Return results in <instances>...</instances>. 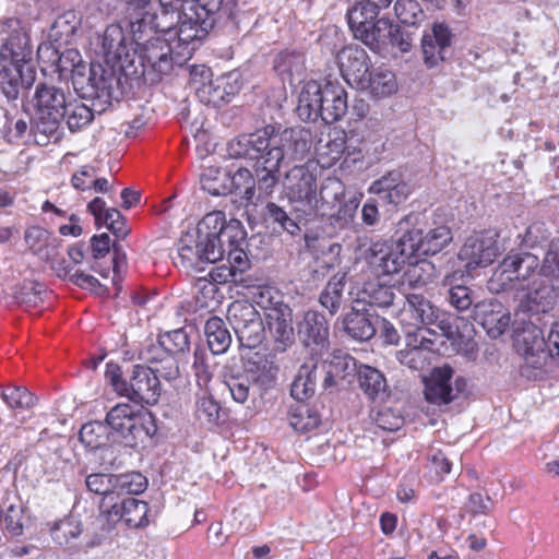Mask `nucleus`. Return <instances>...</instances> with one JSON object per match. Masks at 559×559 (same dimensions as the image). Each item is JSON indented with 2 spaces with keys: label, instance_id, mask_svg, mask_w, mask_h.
<instances>
[{
  "label": "nucleus",
  "instance_id": "1",
  "mask_svg": "<svg viewBox=\"0 0 559 559\" xmlns=\"http://www.w3.org/2000/svg\"><path fill=\"white\" fill-rule=\"evenodd\" d=\"M309 132L301 129H285L277 132L266 126L251 134L231 140L227 146L230 158L254 162L258 189L270 195L278 182L281 164L286 159H301L310 150Z\"/></svg>",
  "mask_w": 559,
  "mask_h": 559
},
{
  "label": "nucleus",
  "instance_id": "2",
  "mask_svg": "<svg viewBox=\"0 0 559 559\" xmlns=\"http://www.w3.org/2000/svg\"><path fill=\"white\" fill-rule=\"evenodd\" d=\"M0 88L9 100L16 99L20 87H29L35 80L31 63L33 49L27 31L20 20L9 19L0 24Z\"/></svg>",
  "mask_w": 559,
  "mask_h": 559
},
{
  "label": "nucleus",
  "instance_id": "3",
  "mask_svg": "<svg viewBox=\"0 0 559 559\" xmlns=\"http://www.w3.org/2000/svg\"><path fill=\"white\" fill-rule=\"evenodd\" d=\"M285 192L296 211L310 214L319 206V202L331 204L343 194L338 181H330L322 188L320 194L317 191V179L305 166H295L286 175Z\"/></svg>",
  "mask_w": 559,
  "mask_h": 559
},
{
  "label": "nucleus",
  "instance_id": "4",
  "mask_svg": "<svg viewBox=\"0 0 559 559\" xmlns=\"http://www.w3.org/2000/svg\"><path fill=\"white\" fill-rule=\"evenodd\" d=\"M221 0H195L189 1L187 11L175 20L178 28H170L171 35H168L175 47L177 48V57L183 59L190 58L194 51L197 44L206 35L211 22L209 16L219 7Z\"/></svg>",
  "mask_w": 559,
  "mask_h": 559
},
{
  "label": "nucleus",
  "instance_id": "5",
  "mask_svg": "<svg viewBox=\"0 0 559 559\" xmlns=\"http://www.w3.org/2000/svg\"><path fill=\"white\" fill-rule=\"evenodd\" d=\"M539 259L531 252L508 253L492 272L487 288L492 294L508 290L524 292L537 280Z\"/></svg>",
  "mask_w": 559,
  "mask_h": 559
},
{
  "label": "nucleus",
  "instance_id": "6",
  "mask_svg": "<svg viewBox=\"0 0 559 559\" xmlns=\"http://www.w3.org/2000/svg\"><path fill=\"white\" fill-rule=\"evenodd\" d=\"M135 31L132 28L135 43L140 46V59L143 67V74L153 72L159 80L162 75L167 74L173 69L174 55L177 56V48L169 38L168 31L151 29L142 26L139 31L136 24Z\"/></svg>",
  "mask_w": 559,
  "mask_h": 559
},
{
  "label": "nucleus",
  "instance_id": "7",
  "mask_svg": "<svg viewBox=\"0 0 559 559\" xmlns=\"http://www.w3.org/2000/svg\"><path fill=\"white\" fill-rule=\"evenodd\" d=\"M34 106V120L37 130L45 134L58 138V128L64 119L67 98L62 88L39 84L32 98Z\"/></svg>",
  "mask_w": 559,
  "mask_h": 559
},
{
  "label": "nucleus",
  "instance_id": "8",
  "mask_svg": "<svg viewBox=\"0 0 559 559\" xmlns=\"http://www.w3.org/2000/svg\"><path fill=\"white\" fill-rule=\"evenodd\" d=\"M150 415L141 407L121 403L114 406L106 415V424L111 431V442H123L134 447L138 439L150 435L145 423Z\"/></svg>",
  "mask_w": 559,
  "mask_h": 559
},
{
  "label": "nucleus",
  "instance_id": "9",
  "mask_svg": "<svg viewBox=\"0 0 559 559\" xmlns=\"http://www.w3.org/2000/svg\"><path fill=\"white\" fill-rule=\"evenodd\" d=\"M513 340L524 360L523 371H540L548 359L544 349L546 341L543 331L535 323L518 318L513 323Z\"/></svg>",
  "mask_w": 559,
  "mask_h": 559
},
{
  "label": "nucleus",
  "instance_id": "10",
  "mask_svg": "<svg viewBox=\"0 0 559 559\" xmlns=\"http://www.w3.org/2000/svg\"><path fill=\"white\" fill-rule=\"evenodd\" d=\"M408 245L405 234L391 245L385 241H374L365 251L364 258L379 274H396L407 261L415 258Z\"/></svg>",
  "mask_w": 559,
  "mask_h": 559
},
{
  "label": "nucleus",
  "instance_id": "11",
  "mask_svg": "<svg viewBox=\"0 0 559 559\" xmlns=\"http://www.w3.org/2000/svg\"><path fill=\"white\" fill-rule=\"evenodd\" d=\"M227 320L242 347L254 348L262 342V318L252 304L246 300L231 302L227 310Z\"/></svg>",
  "mask_w": 559,
  "mask_h": 559
},
{
  "label": "nucleus",
  "instance_id": "12",
  "mask_svg": "<svg viewBox=\"0 0 559 559\" xmlns=\"http://www.w3.org/2000/svg\"><path fill=\"white\" fill-rule=\"evenodd\" d=\"M497 237V233L484 230L466 238L459 251V259L467 270L486 267L496 260L500 254Z\"/></svg>",
  "mask_w": 559,
  "mask_h": 559
},
{
  "label": "nucleus",
  "instance_id": "13",
  "mask_svg": "<svg viewBox=\"0 0 559 559\" xmlns=\"http://www.w3.org/2000/svg\"><path fill=\"white\" fill-rule=\"evenodd\" d=\"M404 234L415 257L418 254L435 255L449 246L453 239L451 229L447 225L430 227L426 231L420 227L413 226Z\"/></svg>",
  "mask_w": 559,
  "mask_h": 559
},
{
  "label": "nucleus",
  "instance_id": "14",
  "mask_svg": "<svg viewBox=\"0 0 559 559\" xmlns=\"http://www.w3.org/2000/svg\"><path fill=\"white\" fill-rule=\"evenodd\" d=\"M222 259L218 247L207 246L192 230L186 233L179 240L176 263L183 267H199L201 262L215 263Z\"/></svg>",
  "mask_w": 559,
  "mask_h": 559
},
{
  "label": "nucleus",
  "instance_id": "15",
  "mask_svg": "<svg viewBox=\"0 0 559 559\" xmlns=\"http://www.w3.org/2000/svg\"><path fill=\"white\" fill-rule=\"evenodd\" d=\"M298 334L305 345L316 356L328 354L329 324L325 317L317 311H307L298 323Z\"/></svg>",
  "mask_w": 559,
  "mask_h": 559
},
{
  "label": "nucleus",
  "instance_id": "16",
  "mask_svg": "<svg viewBox=\"0 0 559 559\" xmlns=\"http://www.w3.org/2000/svg\"><path fill=\"white\" fill-rule=\"evenodd\" d=\"M474 317L491 338L500 337L511 324V313L496 298L475 304Z\"/></svg>",
  "mask_w": 559,
  "mask_h": 559
},
{
  "label": "nucleus",
  "instance_id": "17",
  "mask_svg": "<svg viewBox=\"0 0 559 559\" xmlns=\"http://www.w3.org/2000/svg\"><path fill=\"white\" fill-rule=\"evenodd\" d=\"M159 393L160 385L153 367L134 366L124 396L136 402L154 404Z\"/></svg>",
  "mask_w": 559,
  "mask_h": 559
},
{
  "label": "nucleus",
  "instance_id": "18",
  "mask_svg": "<svg viewBox=\"0 0 559 559\" xmlns=\"http://www.w3.org/2000/svg\"><path fill=\"white\" fill-rule=\"evenodd\" d=\"M452 43V32L450 27L440 22L432 24L421 38V49L425 63L432 68L445 59L447 51Z\"/></svg>",
  "mask_w": 559,
  "mask_h": 559
},
{
  "label": "nucleus",
  "instance_id": "19",
  "mask_svg": "<svg viewBox=\"0 0 559 559\" xmlns=\"http://www.w3.org/2000/svg\"><path fill=\"white\" fill-rule=\"evenodd\" d=\"M337 61L344 78L357 86L366 82L369 69V56L366 50L357 45L344 47L337 53Z\"/></svg>",
  "mask_w": 559,
  "mask_h": 559
},
{
  "label": "nucleus",
  "instance_id": "20",
  "mask_svg": "<svg viewBox=\"0 0 559 559\" xmlns=\"http://www.w3.org/2000/svg\"><path fill=\"white\" fill-rule=\"evenodd\" d=\"M349 297L352 304L377 306L385 308L392 305L395 294L391 286L383 285L379 280H372L362 285L355 284L350 287Z\"/></svg>",
  "mask_w": 559,
  "mask_h": 559
},
{
  "label": "nucleus",
  "instance_id": "21",
  "mask_svg": "<svg viewBox=\"0 0 559 559\" xmlns=\"http://www.w3.org/2000/svg\"><path fill=\"white\" fill-rule=\"evenodd\" d=\"M368 192L379 195L388 204L399 205L411 194V187L403 179L401 171L393 170L373 181Z\"/></svg>",
  "mask_w": 559,
  "mask_h": 559
},
{
  "label": "nucleus",
  "instance_id": "22",
  "mask_svg": "<svg viewBox=\"0 0 559 559\" xmlns=\"http://www.w3.org/2000/svg\"><path fill=\"white\" fill-rule=\"evenodd\" d=\"M269 331L275 349L285 352L294 343L293 313L287 305H280L266 313Z\"/></svg>",
  "mask_w": 559,
  "mask_h": 559
},
{
  "label": "nucleus",
  "instance_id": "23",
  "mask_svg": "<svg viewBox=\"0 0 559 559\" xmlns=\"http://www.w3.org/2000/svg\"><path fill=\"white\" fill-rule=\"evenodd\" d=\"M245 371L261 395L263 391L275 384L278 367L272 357L255 353L248 360Z\"/></svg>",
  "mask_w": 559,
  "mask_h": 559
},
{
  "label": "nucleus",
  "instance_id": "24",
  "mask_svg": "<svg viewBox=\"0 0 559 559\" xmlns=\"http://www.w3.org/2000/svg\"><path fill=\"white\" fill-rule=\"evenodd\" d=\"M524 292L521 307L526 311L547 312L556 302L555 287L543 278L534 280L527 288H524Z\"/></svg>",
  "mask_w": 559,
  "mask_h": 559
},
{
  "label": "nucleus",
  "instance_id": "25",
  "mask_svg": "<svg viewBox=\"0 0 559 559\" xmlns=\"http://www.w3.org/2000/svg\"><path fill=\"white\" fill-rule=\"evenodd\" d=\"M325 83L311 80L304 84L297 104V115L302 121H316L322 110Z\"/></svg>",
  "mask_w": 559,
  "mask_h": 559
},
{
  "label": "nucleus",
  "instance_id": "26",
  "mask_svg": "<svg viewBox=\"0 0 559 559\" xmlns=\"http://www.w3.org/2000/svg\"><path fill=\"white\" fill-rule=\"evenodd\" d=\"M452 377L453 370L450 366L435 368L426 383L425 396L427 401L439 405L450 403L455 396L451 382Z\"/></svg>",
  "mask_w": 559,
  "mask_h": 559
},
{
  "label": "nucleus",
  "instance_id": "27",
  "mask_svg": "<svg viewBox=\"0 0 559 559\" xmlns=\"http://www.w3.org/2000/svg\"><path fill=\"white\" fill-rule=\"evenodd\" d=\"M28 250L43 261H51L58 254L60 239L40 226H31L24 233Z\"/></svg>",
  "mask_w": 559,
  "mask_h": 559
},
{
  "label": "nucleus",
  "instance_id": "28",
  "mask_svg": "<svg viewBox=\"0 0 559 559\" xmlns=\"http://www.w3.org/2000/svg\"><path fill=\"white\" fill-rule=\"evenodd\" d=\"M320 118L325 123L341 120L347 111V93L337 82H325Z\"/></svg>",
  "mask_w": 559,
  "mask_h": 559
},
{
  "label": "nucleus",
  "instance_id": "29",
  "mask_svg": "<svg viewBox=\"0 0 559 559\" xmlns=\"http://www.w3.org/2000/svg\"><path fill=\"white\" fill-rule=\"evenodd\" d=\"M392 29L396 32V25L388 19H374L366 28L357 35L358 40L364 43L370 50L382 53L390 47Z\"/></svg>",
  "mask_w": 559,
  "mask_h": 559
},
{
  "label": "nucleus",
  "instance_id": "30",
  "mask_svg": "<svg viewBox=\"0 0 559 559\" xmlns=\"http://www.w3.org/2000/svg\"><path fill=\"white\" fill-rule=\"evenodd\" d=\"M423 330L418 333L407 335L406 347L396 352L397 360L411 369H423L427 362V349L431 345V341L421 335Z\"/></svg>",
  "mask_w": 559,
  "mask_h": 559
},
{
  "label": "nucleus",
  "instance_id": "31",
  "mask_svg": "<svg viewBox=\"0 0 559 559\" xmlns=\"http://www.w3.org/2000/svg\"><path fill=\"white\" fill-rule=\"evenodd\" d=\"M318 379L324 382L323 369L317 362L304 364L292 384V396L300 402L308 400L316 392Z\"/></svg>",
  "mask_w": 559,
  "mask_h": 559
},
{
  "label": "nucleus",
  "instance_id": "32",
  "mask_svg": "<svg viewBox=\"0 0 559 559\" xmlns=\"http://www.w3.org/2000/svg\"><path fill=\"white\" fill-rule=\"evenodd\" d=\"M343 328L350 337L357 341H368L376 333L367 314V308L357 304H352V310L343 318Z\"/></svg>",
  "mask_w": 559,
  "mask_h": 559
},
{
  "label": "nucleus",
  "instance_id": "33",
  "mask_svg": "<svg viewBox=\"0 0 559 559\" xmlns=\"http://www.w3.org/2000/svg\"><path fill=\"white\" fill-rule=\"evenodd\" d=\"M225 213L222 211H214L207 213L199 223L195 229L192 231L203 239V241L210 246L214 245L218 247L221 257L224 255V249L222 248V234L226 224Z\"/></svg>",
  "mask_w": 559,
  "mask_h": 559
},
{
  "label": "nucleus",
  "instance_id": "34",
  "mask_svg": "<svg viewBox=\"0 0 559 559\" xmlns=\"http://www.w3.org/2000/svg\"><path fill=\"white\" fill-rule=\"evenodd\" d=\"M406 311L416 326L433 324L440 317V310L421 294L406 295Z\"/></svg>",
  "mask_w": 559,
  "mask_h": 559
},
{
  "label": "nucleus",
  "instance_id": "35",
  "mask_svg": "<svg viewBox=\"0 0 559 559\" xmlns=\"http://www.w3.org/2000/svg\"><path fill=\"white\" fill-rule=\"evenodd\" d=\"M358 88L368 91L371 95L382 98L394 94L397 91L395 75L388 69L377 68L361 82Z\"/></svg>",
  "mask_w": 559,
  "mask_h": 559
},
{
  "label": "nucleus",
  "instance_id": "36",
  "mask_svg": "<svg viewBox=\"0 0 559 559\" xmlns=\"http://www.w3.org/2000/svg\"><path fill=\"white\" fill-rule=\"evenodd\" d=\"M329 357L331 359L324 360L320 366V369H323L324 382H322V385L324 389L331 388L337 379L344 378L356 368L354 358L347 354L335 352Z\"/></svg>",
  "mask_w": 559,
  "mask_h": 559
},
{
  "label": "nucleus",
  "instance_id": "37",
  "mask_svg": "<svg viewBox=\"0 0 559 559\" xmlns=\"http://www.w3.org/2000/svg\"><path fill=\"white\" fill-rule=\"evenodd\" d=\"M102 48L108 62H116L128 55L127 37L120 25L107 26L102 37Z\"/></svg>",
  "mask_w": 559,
  "mask_h": 559
},
{
  "label": "nucleus",
  "instance_id": "38",
  "mask_svg": "<svg viewBox=\"0 0 559 559\" xmlns=\"http://www.w3.org/2000/svg\"><path fill=\"white\" fill-rule=\"evenodd\" d=\"M207 345L214 355L224 354L231 344V335L225 322L218 318H210L204 326Z\"/></svg>",
  "mask_w": 559,
  "mask_h": 559
},
{
  "label": "nucleus",
  "instance_id": "39",
  "mask_svg": "<svg viewBox=\"0 0 559 559\" xmlns=\"http://www.w3.org/2000/svg\"><path fill=\"white\" fill-rule=\"evenodd\" d=\"M357 374L359 386L369 397L377 399L385 395L388 384L380 370L371 366L360 365Z\"/></svg>",
  "mask_w": 559,
  "mask_h": 559
},
{
  "label": "nucleus",
  "instance_id": "40",
  "mask_svg": "<svg viewBox=\"0 0 559 559\" xmlns=\"http://www.w3.org/2000/svg\"><path fill=\"white\" fill-rule=\"evenodd\" d=\"M117 496H115L114 500H103L100 503V514L98 516V522L102 525V535L96 542H92L91 546H96L102 543V539L105 538L118 524L120 521H124V514L122 509V500L117 501Z\"/></svg>",
  "mask_w": 559,
  "mask_h": 559
},
{
  "label": "nucleus",
  "instance_id": "41",
  "mask_svg": "<svg viewBox=\"0 0 559 559\" xmlns=\"http://www.w3.org/2000/svg\"><path fill=\"white\" fill-rule=\"evenodd\" d=\"M437 276L435 264L426 259L418 260L408 264L407 270L404 272L402 283L407 284L409 287H423Z\"/></svg>",
  "mask_w": 559,
  "mask_h": 559
},
{
  "label": "nucleus",
  "instance_id": "42",
  "mask_svg": "<svg viewBox=\"0 0 559 559\" xmlns=\"http://www.w3.org/2000/svg\"><path fill=\"white\" fill-rule=\"evenodd\" d=\"M81 19L75 11L69 10L58 15L52 23L48 37L56 43H69L80 26Z\"/></svg>",
  "mask_w": 559,
  "mask_h": 559
},
{
  "label": "nucleus",
  "instance_id": "43",
  "mask_svg": "<svg viewBox=\"0 0 559 559\" xmlns=\"http://www.w3.org/2000/svg\"><path fill=\"white\" fill-rule=\"evenodd\" d=\"M82 532V523L74 516H66L50 526V536L60 546L71 545L81 536Z\"/></svg>",
  "mask_w": 559,
  "mask_h": 559
},
{
  "label": "nucleus",
  "instance_id": "44",
  "mask_svg": "<svg viewBox=\"0 0 559 559\" xmlns=\"http://www.w3.org/2000/svg\"><path fill=\"white\" fill-rule=\"evenodd\" d=\"M194 412L202 424L210 426L217 424L221 407L209 389L198 390L195 393Z\"/></svg>",
  "mask_w": 559,
  "mask_h": 559
},
{
  "label": "nucleus",
  "instance_id": "45",
  "mask_svg": "<svg viewBox=\"0 0 559 559\" xmlns=\"http://www.w3.org/2000/svg\"><path fill=\"white\" fill-rule=\"evenodd\" d=\"M79 438L86 448L95 450L111 441V431L106 423L90 421L82 426Z\"/></svg>",
  "mask_w": 559,
  "mask_h": 559
},
{
  "label": "nucleus",
  "instance_id": "46",
  "mask_svg": "<svg viewBox=\"0 0 559 559\" xmlns=\"http://www.w3.org/2000/svg\"><path fill=\"white\" fill-rule=\"evenodd\" d=\"M345 273L335 274L325 285L320 295V304L329 310L331 314H335L342 304L343 290L345 287Z\"/></svg>",
  "mask_w": 559,
  "mask_h": 559
},
{
  "label": "nucleus",
  "instance_id": "47",
  "mask_svg": "<svg viewBox=\"0 0 559 559\" xmlns=\"http://www.w3.org/2000/svg\"><path fill=\"white\" fill-rule=\"evenodd\" d=\"M347 134L341 128H332L324 138L318 142L317 151L330 157L331 160H337L345 152Z\"/></svg>",
  "mask_w": 559,
  "mask_h": 559
},
{
  "label": "nucleus",
  "instance_id": "48",
  "mask_svg": "<svg viewBox=\"0 0 559 559\" xmlns=\"http://www.w3.org/2000/svg\"><path fill=\"white\" fill-rule=\"evenodd\" d=\"M320 421L319 413L307 404H298L290 411L289 424L296 431H311L319 426Z\"/></svg>",
  "mask_w": 559,
  "mask_h": 559
},
{
  "label": "nucleus",
  "instance_id": "49",
  "mask_svg": "<svg viewBox=\"0 0 559 559\" xmlns=\"http://www.w3.org/2000/svg\"><path fill=\"white\" fill-rule=\"evenodd\" d=\"M378 15L374 8L367 3L358 2L347 10V22L354 37L357 38L367 24H370Z\"/></svg>",
  "mask_w": 559,
  "mask_h": 559
},
{
  "label": "nucleus",
  "instance_id": "50",
  "mask_svg": "<svg viewBox=\"0 0 559 559\" xmlns=\"http://www.w3.org/2000/svg\"><path fill=\"white\" fill-rule=\"evenodd\" d=\"M228 175L217 167H209L201 175V187L212 195H224L230 191Z\"/></svg>",
  "mask_w": 559,
  "mask_h": 559
},
{
  "label": "nucleus",
  "instance_id": "51",
  "mask_svg": "<svg viewBox=\"0 0 559 559\" xmlns=\"http://www.w3.org/2000/svg\"><path fill=\"white\" fill-rule=\"evenodd\" d=\"M124 522L129 526L139 527L147 524V503L134 497L122 499Z\"/></svg>",
  "mask_w": 559,
  "mask_h": 559
},
{
  "label": "nucleus",
  "instance_id": "52",
  "mask_svg": "<svg viewBox=\"0 0 559 559\" xmlns=\"http://www.w3.org/2000/svg\"><path fill=\"white\" fill-rule=\"evenodd\" d=\"M1 397L11 409H29L35 406L37 399L27 389L9 386L2 391Z\"/></svg>",
  "mask_w": 559,
  "mask_h": 559
},
{
  "label": "nucleus",
  "instance_id": "53",
  "mask_svg": "<svg viewBox=\"0 0 559 559\" xmlns=\"http://www.w3.org/2000/svg\"><path fill=\"white\" fill-rule=\"evenodd\" d=\"M86 487L90 491L103 495V500H114L116 496V475L95 473L85 479Z\"/></svg>",
  "mask_w": 559,
  "mask_h": 559
},
{
  "label": "nucleus",
  "instance_id": "54",
  "mask_svg": "<svg viewBox=\"0 0 559 559\" xmlns=\"http://www.w3.org/2000/svg\"><path fill=\"white\" fill-rule=\"evenodd\" d=\"M224 83L221 76L215 80L210 78L207 82L198 84L194 91L202 103L218 106L224 102Z\"/></svg>",
  "mask_w": 559,
  "mask_h": 559
},
{
  "label": "nucleus",
  "instance_id": "55",
  "mask_svg": "<svg viewBox=\"0 0 559 559\" xmlns=\"http://www.w3.org/2000/svg\"><path fill=\"white\" fill-rule=\"evenodd\" d=\"M228 180L230 181V191L234 190L236 193L243 195L248 201L253 198L255 179L248 168H238Z\"/></svg>",
  "mask_w": 559,
  "mask_h": 559
},
{
  "label": "nucleus",
  "instance_id": "56",
  "mask_svg": "<svg viewBox=\"0 0 559 559\" xmlns=\"http://www.w3.org/2000/svg\"><path fill=\"white\" fill-rule=\"evenodd\" d=\"M224 382L235 402L242 404L249 399L253 382L245 370L241 373L226 376Z\"/></svg>",
  "mask_w": 559,
  "mask_h": 559
},
{
  "label": "nucleus",
  "instance_id": "57",
  "mask_svg": "<svg viewBox=\"0 0 559 559\" xmlns=\"http://www.w3.org/2000/svg\"><path fill=\"white\" fill-rule=\"evenodd\" d=\"M147 486L146 478L140 473H129L116 475V496L138 495L145 490Z\"/></svg>",
  "mask_w": 559,
  "mask_h": 559
},
{
  "label": "nucleus",
  "instance_id": "58",
  "mask_svg": "<svg viewBox=\"0 0 559 559\" xmlns=\"http://www.w3.org/2000/svg\"><path fill=\"white\" fill-rule=\"evenodd\" d=\"M192 370L199 390L209 389L213 378L209 355L202 349H195L193 354Z\"/></svg>",
  "mask_w": 559,
  "mask_h": 559
},
{
  "label": "nucleus",
  "instance_id": "59",
  "mask_svg": "<svg viewBox=\"0 0 559 559\" xmlns=\"http://www.w3.org/2000/svg\"><path fill=\"white\" fill-rule=\"evenodd\" d=\"M93 117V111L86 105L67 102L64 118L67 119V124L72 132L91 123Z\"/></svg>",
  "mask_w": 559,
  "mask_h": 559
},
{
  "label": "nucleus",
  "instance_id": "60",
  "mask_svg": "<svg viewBox=\"0 0 559 559\" xmlns=\"http://www.w3.org/2000/svg\"><path fill=\"white\" fill-rule=\"evenodd\" d=\"M265 216L273 224H277L283 230L290 235H297L300 231V227L295 218L288 215V213L274 202H269L265 207Z\"/></svg>",
  "mask_w": 559,
  "mask_h": 559
},
{
  "label": "nucleus",
  "instance_id": "61",
  "mask_svg": "<svg viewBox=\"0 0 559 559\" xmlns=\"http://www.w3.org/2000/svg\"><path fill=\"white\" fill-rule=\"evenodd\" d=\"M371 418L379 428L385 431L399 430L404 424V418L400 411L389 406L380 407L371 414Z\"/></svg>",
  "mask_w": 559,
  "mask_h": 559
},
{
  "label": "nucleus",
  "instance_id": "62",
  "mask_svg": "<svg viewBox=\"0 0 559 559\" xmlns=\"http://www.w3.org/2000/svg\"><path fill=\"white\" fill-rule=\"evenodd\" d=\"M539 275L547 278L559 277V239L550 241L542 263L539 262Z\"/></svg>",
  "mask_w": 559,
  "mask_h": 559
},
{
  "label": "nucleus",
  "instance_id": "63",
  "mask_svg": "<svg viewBox=\"0 0 559 559\" xmlns=\"http://www.w3.org/2000/svg\"><path fill=\"white\" fill-rule=\"evenodd\" d=\"M169 355L183 353L189 348V336L183 329L169 331L158 338Z\"/></svg>",
  "mask_w": 559,
  "mask_h": 559
},
{
  "label": "nucleus",
  "instance_id": "64",
  "mask_svg": "<svg viewBox=\"0 0 559 559\" xmlns=\"http://www.w3.org/2000/svg\"><path fill=\"white\" fill-rule=\"evenodd\" d=\"M394 12L399 21L406 25H415L421 15L419 3L416 0H396Z\"/></svg>",
  "mask_w": 559,
  "mask_h": 559
}]
</instances>
